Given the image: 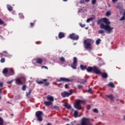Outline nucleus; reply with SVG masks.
<instances>
[{
    "mask_svg": "<svg viewBox=\"0 0 125 125\" xmlns=\"http://www.w3.org/2000/svg\"><path fill=\"white\" fill-rule=\"evenodd\" d=\"M36 63L37 64H40V65H42V62L43 61V59L42 58H37L36 59Z\"/></svg>",
    "mask_w": 125,
    "mask_h": 125,
    "instance_id": "obj_14",
    "label": "nucleus"
},
{
    "mask_svg": "<svg viewBox=\"0 0 125 125\" xmlns=\"http://www.w3.org/2000/svg\"><path fill=\"white\" fill-rule=\"evenodd\" d=\"M83 100H77L74 104V107L77 110H82V105L81 103H83Z\"/></svg>",
    "mask_w": 125,
    "mask_h": 125,
    "instance_id": "obj_4",
    "label": "nucleus"
},
{
    "mask_svg": "<svg viewBox=\"0 0 125 125\" xmlns=\"http://www.w3.org/2000/svg\"><path fill=\"white\" fill-rule=\"evenodd\" d=\"M100 73L99 75H101L102 78L103 79H107L108 78V74L105 72L102 73L101 71H100Z\"/></svg>",
    "mask_w": 125,
    "mask_h": 125,
    "instance_id": "obj_12",
    "label": "nucleus"
},
{
    "mask_svg": "<svg viewBox=\"0 0 125 125\" xmlns=\"http://www.w3.org/2000/svg\"><path fill=\"white\" fill-rule=\"evenodd\" d=\"M4 121L3 119L0 117V125H3Z\"/></svg>",
    "mask_w": 125,
    "mask_h": 125,
    "instance_id": "obj_33",
    "label": "nucleus"
},
{
    "mask_svg": "<svg viewBox=\"0 0 125 125\" xmlns=\"http://www.w3.org/2000/svg\"><path fill=\"white\" fill-rule=\"evenodd\" d=\"M78 115H79V112L75 110L74 113V117L75 118H78Z\"/></svg>",
    "mask_w": 125,
    "mask_h": 125,
    "instance_id": "obj_25",
    "label": "nucleus"
},
{
    "mask_svg": "<svg viewBox=\"0 0 125 125\" xmlns=\"http://www.w3.org/2000/svg\"><path fill=\"white\" fill-rule=\"evenodd\" d=\"M58 37L60 39H63V38H65V34L63 32H60Z\"/></svg>",
    "mask_w": 125,
    "mask_h": 125,
    "instance_id": "obj_17",
    "label": "nucleus"
},
{
    "mask_svg": "<svg viewBox=\"0 0 125 125\" xmlns=\"http://www.w3.org/2000/svg\"><path fill=\"white\" fill-rule=\"evenodd\" d=\"M60 60L61 61H62V62H66V60H65V58H64L63 57H62L60 58Z\"/></svg>",
    "mask_w": 125,
    "mask_h": 125,
    "instance_id": "obj_30",
    "label": "nucleus"
},
{
    "mask_svg": "<svg viewBox=\"0 0 125 125\" xmlns=\"http://www.w3.org/2000/svg\"><path fill=\"white\" fill-rule=\"evenodd\" d=\"M77 65H78V59H77V57H75L73 59V64H71V66L73 69H77Z\"/></svg>",
    "mask_w": 125,
    "mask_h": 125,
    "instance_id": "obj_8",
    "label": "nucleus"
},
{
    "mask_svg": "<svg viewBox=\"0 0 125 125\" xmlns=\"http://www.w3.org/2000/svg\"><path fill=\"white\" fill-rule=\"evenodd\" d=\"M35 25V23L31 22L30 23V26L32 27V26H34Z\"/></svg>",
    "mask_w": 125,
    "mask_h": 125,
    "instance_id": "obj_51",
    "label": "nucleus"
},
{
    "mask_svg": "<svg viewBox=\"0 0 125 125\" xmlns=\"http://www.w3.org/2000/svg\"><path fill=\"white\" fill-rule=\"evenodd\" d=\"M65 88H69V85L68 84H66L64 86Z\"/></svg>",
    "mask_w": 125,
    "mask_h": 125,
    "instance_id": "obj_47",
    "label": "nucleus"
},
{
    "mask_svg": "<svg viewBox=\"0 0 125 125\" xmlns=\"http://www.w3.org/2000/svg\"><path fill=\"white\" fill-rule=\"evenodd\" d=\"M108 86H110V87H112V88H114L115 87V84H113V83H109L108 84Z\"/></svg>",
    "mask_w": 125,
    "mask_h": 125,
    "instance_id": "obj_24",
    "label": "nucleus"
},
{
    "mask_svg": "<svg viewBox=\"0 0 125 125\" xmlns=\"http://www.w3.org/2000/svg\"><path fill=\"white\" fill-rule=\"evenodd\" d=\"M91 108V106L89 104L87 105L86 106V109L87 110H90V108Z\"/></svg>",
    "mask_w": 125,
    "mask_h": 125,
    "instance_id": "obj_40",
    "label": "nucleus"
},
{
    "mask_svg": "<svg viewBox=\"0 0 125 125\" xmlns=\"http://www.w3.org/2000/svg\"><path fill=\"white\" fill-rule=\"evenodd\" d=\"M93 20V19L92 18H90L89 19H87L86 20L87 23H89L90 21H92Z\"/></svg>",
    "mask_w": 125,
    "mask_h": 125,
    "instance_id": "obj_34",
    "label": "nucleus"
},
{
    "mask_svg": "<svg viewBox=\"0 0 125 125\" xmlns=\"http://www.w3.org/2000/svg\"><path fill=\"white\" fill-rule=\"evenodd\" d=\"M104 32H105V31H104V30H100L98 31L99 34H104Z\"/></svg>",
    "mask_w": 125,
    "mask_h": 125,
    "instance_id": "obj_37",
    "label": "nucleus"
},
{
    "mask_svg": "<svg viewBox=\"0 0 125 125\" xmlns=\"http://www.w3.org/2000/svg\"><path fill=\"white\" fill-rule=\"evenodd\" d=\"M50 84V83L49 82H44V83L43 84L44 86H48Z\"/></svg>",
    "mask_w": 125,
    "mask_h": 125,
    "instance_id": "obj_31",
    "label": "nucleus"
},
{
    "mask_svg": "<svg viewBox=\"0 0 125 125\" xmlns=\"http://www.w3.org/2000/svg\"><path fill=\"white\" fill-rule=\"evenodd\" d=\"M91 43H93V40L92 39H86L83 42L84 47L86 49H92Z\"/></svg>",
    "mask_w": 125,
    "mask_h": 125,
    "instance_id": "obj_3",
    "label": "nucleus"
},
{
    "mask_svg": "<svg viewBox=\"0 0 125 125\" xmlns=\"http://www.w3.org/2000/svg\"><path fill=\"white\" fill-rule=\"evenodd\" d=\"M64 107L66 108H67V109H71V105L68 104H64Z\"/></svg>",
    "mask_w": 125,
    "mask_h": 125,
    "instance_id": "obj_26",
    "label": "nucleus"
},
{
    "mask_svg": "<svg viewBox=\"0 0 125 125\" xmlns=\"http://www.w3.org/2000/svg\"><path fill=\"white\" fill-rule=\"evenodd\" d=\"M90 0H85V2H89Z\"/></svg>",
    "mask_w": 125,
    "mask_h": 125,
    "instance_id": "obj_54",
    "label": "nucleus"
},
{
    "mask_svg": "<svg viewBox=\"0 0 125 125\" xmlns=\"http://www.w3.org/2000/svg\"><path fill=\"white\" fill-rule=\"evenodd\" d=\"M21 79H23V80H24V81L26 80V79L24 77L16 79L15 80V82L17 84H21V85L23 84V83H22V81H21Z\"/></svg>",
    "mask_w": 125,
    "mask_h": 125,
    "instance_id": "obj_11",
    "label": "nucleus"
},
{
    "mask_svg": "<svg viewBox=\"0 0 125 125\" xmlns=\"http://www.w3.org/2000/svg\"><path fill=\"white\" fill-rule=\"evenodd\" d=\"M54 109H56V110H59L60 108L59 106L57 105H55L54 106Z\"/></svg>",
    "mask_w": 125,
    "mask_h": 125,
    "instance_id": "obj_44",
    "label": "nucleus"
},
{
    "mask_svg": "<svg viewBox=\"0 0 125 125\" xmlns=\"http://www.w3.org/2000/svg\"><path fill=\"white\" fill-rule=\"evenodd\" d=\"M96 2H97L96 0H92L91 3H92V4L94 5V4H96Z\"/></svg>",
    "mask_w": 125,
    "mask_h": 125,
    "instance_id": "obj_35",
    "label": "nucleus"
},
{
    "mask_svg": "<svg viewBox=\"0 0 125 125\" xmlns=\"http://www.w3.org/2000/svg\"><path fill=\"white\" fill-rule=\"evenodd\" d=\"M120 7V6H116V8H119Z\"/></svg>",
    "mask_w": 125,
    "mask_h": 125,
    "instance_id": "obj_58",
    "label": "nucleus"
},
{
    "mask_svg": "<svg viewBox=\"0 0 125 125\" xmlns=\"http://www.w3.org/2000/svg\"><path fill=\"white\" fill-rule=\"evenodd\" d=\"M32 92V90H29V92L27 93L26 94V97H27V98H30V97H31V93Z\"/></svg>",
    "mask_w": 125,
    "mask_h": 125,
    "instance_id": "obj_23",
    "label": "nucleus"
},
{
    "mask_svg": "<svg viewBox=\"0 0 125 125\" xmlns=\"http://www.w3.org/2000/svg\"><path fill=\"white\" fill-rule=\"evenodd\" d=\"M47 100H48V101L52 103V102H53V101H54V98H53V97H52L50 95H48L47 96Z\"/></svg>",
    "mask_w": 125,
    "mask_h": 125,
    "instance_id": "obj_13",
    "label": "nucleus"
},
{
    "mask_svg": "<svg viewBox=\"0 0 125 125\" xmlns=\"http://www.w3.org/2000/svg\"><path fill=\"white\" fill-rule=\"evenodd\" d=\"M86 71L88 73H90V72H92L94 74H96V75H99L101 74L100 70L98 69V67L96 66H94L93 67L88 66V68H86Z\"/></svg>",
    "mask_w": 125,
    "mask_h": 125,
    "instance_id": "obj_2",
    "label": "nucleus"
},
{
    "mask_svg": "<svg viewBox=\"0 0 125 125\" xmlns=\"http://www.w3.org/2000/svg\"><path fill=\"white\" fill-rule=\"evenodd\" d=\"M111 15L112 14L111 13V11H107L105 14V15L106 16H107V17H109V16H111Z\"/></svg>",
    "mask_w": 125,
    "mask_h": 125,
    "instance_id": "obj_27",
    "label": "nucleus"
},
{
    "mask_svg": "<svg viewBox=\"0 0 125 125\" xmlns=\"http://www.w3.org/2000/svg\"><path fill=\"white\" fill-rule=\"evenodd\" d=\"M103 21V19H100L98 21V24H100Z\"/></svg>",
    "mask_w": 125,
    "mask_h": 125,
    "instance_id": "obj_43",
    "label": "nucleus"
},
{
    "mask_svg": "<svg viewBox=\"0 0 125 125\" xmlns=\"http://www.w3.org/2000/svg\"><path fill=\"white\" fill-rule=\"evenodd\" d=\"M58 86V87H60V86L62 84V83H56V84Z\"/></svg>",
    "mask_w": 125,
    "mask_h": 125,
    "instance_id": "obj_49",
    "label": "nucleus"
},
{
    "mask_svg": "<svg viewBox=\"0 0 125 125\" xmlns=\"http://www.w3.org/2000/svg\"><path fill=\"white\" fill-rule=\"evenodd\" d=\"M57 81L58 82H65V83H69L70 82H72V80L69 78H60V79H57Z\"/></svg>",
    "mask_w": 125,
    "mask_h": 125,
    "instance_id": "obj_9",
    "label": "nucleus"
},
{
    "mask_svg": "<svg viewBox=\"0 0 125 125\" xmlns=\"http://www.w3.org/2000/svg\"><path fill=\"white\" fill-rule=\"evenodd\" d=\"M79 25L80 27H82V28H83V27H85V24H83L82 22L79 23Z\"/></svg>",
    "mask_w": 125,
    "mask_h": 125,
    "instance_id": "obj_36",
    "label": "nucleus"
},
{
    "mask_svg": "<svg viewBox=\"0 0 125 125\" xmlns=\"http://www.w3.org/2000/svg\"><path fill=\"white\" fill-rule=\"evenodd\" d=\"M4 24V22L1 20V19H0V25H3Z\"/></svg>",
    "mask_w": 125,
    "mask_h": 125,
    "instance_id": "obj_45",
    "label": "nucleus"
},
{
    "mask_svg": "<svg viewBox=\"0 0 125 125\" xmlns=\"http://www.w3.org/2000/svg\"><path fill=\"white\" fill-rule=\"evenodd\" d=\"M100 42H101V39H98L96 41V44L98 45V44H100Z\"/></svg>",
    "mask_w": 125,
    "mask_h": 125,
    "instance_id": "obj_28",
    "label": "nucleus"
},
{
    "mask_svg": "<svg viewBox=\"0 0 125 125\" xmlns=\"http://www.w3.org/2000/svg\"><path fill=\"white\" fill-rule=\"evenodd\" d=\"M80 3H82V4H83L84 3V0H81L80 1Z\"/></svg>",
    "mask_w": 125,
    "mask_h": 125,
    "instance_id": "obj_46",
    "label": "nucleus"
},
{
    "mask_svg": "<svg viewBox=\"0 0 125 125\" xmlns=\"http://www.w3.org/2000/svg\"><path fill=\"white\" fill-rule=\"evenodd\" d=\"M1 90H0V93H1Z\"/></svg>",
    "mask_w": 125,
    "mask_h": 125,
    "instance_id": "obj_61",
    "label": "nucleus"
},
{
    "mask_svg": "<svg viewBox=\"0 0 125 125\" xmlns=\"http://www.w3.org/2000/svg\"><path fill=\"white\" fill-rule=\"evenodd\" d=\"M105 96L107 98H109V99H110V101H114V99H115V98L114 97V96L113 95H106Z\"/></svg>",
    "mask_w": 125,
    "mask_h": 125,
    "instance_id": "obj_15",
    "label": "nucleus"
},
{
    "mask_svg": "<svg viewBox=\"0 0 125 125\" xmlns=\"http://www.w3.org/2000/svg\"><path fill=\"white\" fill-rule=\"evenodd\" d=\"M63 0V1H68V0Z\"/></svg>",
    "mask_w": 125,
    "mask_h": 125,
    "instance_id": "obj_59",
    "label": "nucleus"
},
{
    "mask_svg": "<svg viewBox=\"0 0 125 125\" xmlns=\"http://www.w3.org/2000/svg\"><path fill=\"white\" fill-rule=\"evenodd\" d=\"M44 104L45 106L48 107V106H50V105H52L53 103L49 101H45L44 102Z\"/></svg>",
    "mask_w": 125,
    "mask_h": 125,
    "instance_id": "obj_18",
    "label": "nucleus"
},
{
    "mask_svg": "<svg viewBox=\"0 0 125 125\" xmlns=\"http://www.w3.org/2000/svg\"><path fill=\"white\" fill-rule=\"evenodd\" d=\"M42 68H44L45 69H48V68H47V67L45 66H42Z\"/></svg>",
    "mask_w": 125,
    "mask_h": 125,
    "instance_id": "obj_52",
    "label": "nucleus"
},
{
    "mask_svg": "<svg viewBox=\"0 0 125 125\" xmlns=\"http://www.w3.org/2000/svg\"><path fill=\"white\" fill-rule=\"evenodd\" d=\"M91 90H92V89L91 88L89 89L88 90V92H91Z\"/></svg>",
    "mask_w": 125,
    "mask_h": 125,
    "instance_id": "obj_53",
    "label": "nucleus"
},
{
    "mask_svg": "<svg viewBox=\"0 0 125 125\" xmlns=\"http://www.w3.org/2000/svg\"><path fill=\"white\" fill-rule=\"evenodd\" d=\"M43 112L42 111H38L35 113V116L36 118H37L39 122H42V116Z\"/></svg>",
    "mask_w": 125,
    "mask_h": 125,
    "instance_id": "obj_6",
    "label": "nucleus"
},
{
    "mask_svg": "<svg viewBox=\"0 0 125 125\" xmlns=\"http://www.w3.org/2000/svg\"><path fill=\"white\" fill-rule=\"evenodd\" d=\"M124 20H125V17L124 16H123L120 19V21H124Z\"/></svg>",
    "mask_w": 125,
    "mask_h": 125,
    "instance_id": "obj_42",
    "label": "nucleus"
},
{
    "mask_svg": "<svg viewBox=\"0 0 125 125\" xmlns=\"http://www.w3.org/2000/svg\"><path fill=\"white\" fill-rule=\"evenodd\" d=\"M112 1L113 3H115V2H117V1H118V0H112Z\"/></svg>",
    "mask_w": 125,
    "mask_h": 125,
    "instance_id": "obj_50",
    "label": "nucleus"
},
{
    "mask_svg": "<svg viewBox=\"0 0 125 125\" xmlns=\"http://www.w3.org/2000/svg\"><path fill=\"white\" fill-rule=\"evenodd\" d=\"M103 21L105 25L103 23H101L100 24L101 29H104L108 34H111L113 32V30H114V27L110 26L111 22L109 21V20L106 18H103Z\"/></svg>",
    "mask_w": 125,
    "mask_h": 125,
    "instance_id": "obj_1",
    "label": "nucleus"
},
{
    "mask_svg": "<svg viewBox=\"0 0 125 125\" xmlns=\"http://www.w3.org/2000/svg\"><path fill=\"white\" fill-rule=\"evenodd\" d=\"M13 82H14V80H11V81L7 82V83H8V84H11Z\"/></svg>",
    "mask_w": 125,
    "mask_h": 125,
    "instance_id": "obj_41",
    "label": "nucleus"
},
{
    "mask_svg": "<svg viewBox=\"0 0 125 125\" xmlns=\"http://www.w3.org/2000/svg\"><path fill=\"white\" fill-rule=\"evenodd\" d=\"M8 72V69L7 68H4L2 71V73L6 75Z\"/></svg>",
    "mask_w": 125,
    "mask_h": 125,
    "instance_id": "obj_22",
    "label": "nucleus"
},
{
    "mask_svg": "<svg viewBox=\"0 0 125 125\" xmlns=\"http://www.w3.org/2000/svg\"><path fill=\"white\" fill-rule=\"evenodd\" d=\"M44 82H47V79H43L42 81H37L36 82L38 83V84H42V83H44Z\"/></svg>",
    "mask_w": 125,
    "mask_h": 125,
    "instance_id": "obj_16",
    "label": "nucleus"
},
{
    "mask_svg": "<svg viewBox=\"0 0 125 125\" xmlns=\"http://www.w3.org/2000/svg\"><path fill=\"white\" fill-rule=\"evenodd\" d=\"M1 63H4L5 62V59L4 58H1L0 60Z\"/></svg>",
    "mask_w": 125,
    "mask_h": 125,
    "instance_id": "obj_39",
    "label": "nucleus"
},
{
    "mask_svg": "<svg viewBox=\"0 0 125 125\" xmlns=\"http://www.w3.org/2000/svg\"><path fill=\"white\" fill-rule=\"evenodd\" d=\"M9 73L5 75V77H10V76H14L15 74L14 70L12 68H10L8 70Z\"/></svg>",
    "mask_w": 125,
    "mask_h": 125,
    "instance_id": "obj_10",
    "label": "nucleus"
},
{
    "mask_svg": "<svg viewBox=\"0 0 125 125\" xmlns=\"http://www.w3.org/2000/svg\"><path fill=\"white\" fill-rule=\"evenodd\" d=\"M69 39L71 40H73V41H78L79 39V37L78 35H76L75 33H72L69 35Z\"/></svg>",
    "mask_w": 125,
    "mask_h": 125,
    "instance_id": "obj_7",
    "label": "nucleus"
},
{
    "mask_svg": "<svg viewBox=\"0 0 125 125\" xmlns=\"http://www.w3.org/2000/svg\"><path fill=\"white\" fill-rule=\"evenodd\" d=\"M3 86V83L2 82L0 83V87Z\"/></svg>",
    "mask_w": 125,
    "mask_h": 125,
    "instance_id": "obj_48",
    "label": "nucleus"
},
{
    "mask_svg": "<svg viewBox=\"0 0 125 125\" xmlns=\"http://www.w3.org/2000/svg\"><path fill=\"white\" fill-rule=\"evenodd\" d=\"M72 94H73V90L72 89H70L69 92H68L66 91H64V92L61 93V96L63 98H65V97H69V96H70V95H72Z\"/></svg>",
    "mask_w": 125,
    "mask_h": 125,
    "instance_id": "obj_5",
    "label": "nucleus"
},
{
    "mask_svg": "<svg viewBox=\"0 0 125 125\" xmlns=\"http://www.w3.org/2000/svg\"><path fill=\"white\" fill-rule=\"evenodd\" d=\"M83 87V86L82 85H78V89H82V88Z\"/></svg>",
    "mask_w": 125,
    "mask_h": 125,
    "instance_id": "obj_38",
    "label": "nucleus"
},
{
    "mask_svg": "<svg viewBox=\"0 0 125 125\" xmlns=\"http://www.w3.org/2000/svg\"><path fill=\"white\" fill-rule=\"evenodd\" d=\"M124 120H125V116H124Z\"/></svg>",
    "mask_w": 125,
    "mask_h": 125,
    "instance_id": "obj_64",
    "label": "nucleus"
},
{
    "mask_svg": "<svg viewBox=\"0 0 125 125\" xmlns=\"http://www.w3.org/2000/svg\"><path fill=\"white\" fill-rule=\"evenodd\" d=\"M26 88H27V85L26 84L23 85L22 86V90H23V91H25V90H26Z\"/></svg>",
    "mask_w": 125,
    "mask_h": 125,
    "instance_id": "obj_29",
    "label": "nucleus"
},
{
    "mask_svg": "<svg viewBox=\"0 0 125 125\" xmlns=\"http://www.w3.org/2000/svg\"><path fill=\"white\" fill-rule=\"evenodd\" d=\"M80 83H83V84L86 83H87V79L85 78L84 79L80 80Z\"/></svg>",
    "mask_w": 125,
    "mask_h": 125,
    "instance_id": "obj_19",
    "label": "nucleus"
},
{
    "mask_svg": "<svg viewBox=\"0 0 125 125\" xmlns=\"http://www.w3.org/2000/svg\"><path fill=\"white\" fill-rule=\"evenodd\" d=\"M47 125H52V124L51 123H47Z\"/></svg>",
    "mask_w": 125,
    "mask_h": 125,
    "instance_id": "obj_57",
    "label": "nucleus"
},
{
    "mask_svg": "<svg viewBox=\"0 0 125 125\" xmlns=\"http://www.w3.org/2000/svg\"><path fill=\"white\" fill-rule=\"evenodd\" d=\"M93 112L94 113H96V114H98V113H99V111H98V109H97V108H94L93 109Z\"/></svg>",
    "mask_w": 125,
    "mask_h": 125,
    "instance_id": "obj_32",
    "label": "nucleus"
},
{
    "mask_svg": "<svg viewBox=\"0 0 125 125\" xmlns=\"http://www.w3.org/2000/svg\"><path fill=\"white\" fill-rule=\"evenodd\" d=\"M66 125H70V124H66Z\"/></svg>",
    "mask_w": 125,
    "mask_h": 125,
    "instance_id": "obj_63",
    "label": "nucleus"
},
{
    "mask_svg": "<svg viewBox=\"0 0 125 125\" xmlns=\"http://www.w3.org/2000/svg\"><path fill=\"white\" fill-rule=\"evenodd\" d=\"M123 16L125 17V11L123 13Z\"/></svg>",
    "mask_w": 125,
    "mask_h": 125,
    "instance_id": "obj_56",
    "label": "nucleus"
},
{
    "mask_svg": "<svg viewBox=\"0 0 125 125\" xmlns=\"http://www.w3.org/2000/svg\"><path fill=\"white\" fill-rule=\"evenodd\" d=\"M7 8L8 10H9V11H12V10L13 9L12 8V6H11V5H10L9 4L7 5Z\"/></svg>",
    "mask_w": 125,
    "mask_h": 125,
    "instance_id": "obj_21",
    "label": "nucleus"
},
{
    "mask_svg": "<svg viewBox=\"0 0 125 125\" xmlns=\"http://www.w3.org/2000/svg\"><path fill=\"white\" fill-rule=\"evenodd\" d=\"M1 111H2V110H1V109H0V112H1Z\"/></svg>",
    "mask_w": 125,
    "mask_h": 125,
    "instance_id": "obj_62",
    "label": "nucleus"
},
{
    "mask_svg": "<svg viewBox=\"0 0 125 125\" xmlns=\"http://www.w3.org/2000/svg\"><path fill=\"white\" fill-rule=\"evenodd\" d=\"M116 101H117V102H118V101H120H120H119V99H116Z\"/></svg>",
    "mask_w": 125,
    "mask_h": 125,
    "instance_id": "obj_60",
    "label": "nucleus"
},
{
    "mask_svg": "<svg viewBox=\"0 0 125 125\" xmlns=\"http://www.w3.org/2000/svg\"><path fill=\"white\" fill-rule=\"evenodd\" d=\"M37 44H40V43H42L41 42H36Z\"/></svg>",
    "mask_w": 125,
    "mask_h": 125,
    "instance_id": "obj_55",
    "label": "nucleus"
},
{
    "mask_svg": "<svg viewBox=\"0 0 125 125\" xmlns=\"http://www.w3.org/2000/svg\"><path fill=\"white\" fill-rule=\"evenodd\" d=\"M80 68L83 71L84 70H86L87 68V66L86 65H83V64H81L80 65Z\"/></svg>",
    "mask_w": 125,
    "mask_h": 125,
    "instance_id": "obj_20",
    "label": "nucleus"
}]
</instances>
